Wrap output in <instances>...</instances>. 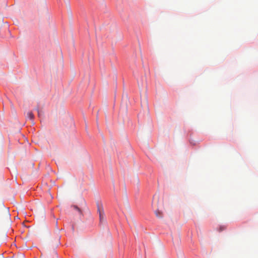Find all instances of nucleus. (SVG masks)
<instances>
[{
  "instance_id": "nucleus-1",
  "label": "nucleus",
  "mask_w": 258,
  "mask_h": 258,
  "mask_svg": "<svg viewBox=\"0 0 258 258\" xmlns=\"http://www.w3.org/2000/svg\"><path fill=\"white\" fill-rule=\"evenodd\" d=\"M98 211L99 212L100 221L102 222L104 220V213L102 207L98 206Z\"/></svg>"
},
{
  "instance_id": "nucleus-4",
  "label": "nucleus",
  "mask_w": 258,
  "mask_h": 258,
  "mask_svg": "<svg viewBox=\"0 0 258 258\" xmlns=\"http://www.w3.org/2000/svg\"><path fill=\"white\" fill-rule=\"evenodd\" d=\"M73 208L75 210H77L80 214H82V211H81V209L80 208H79L77 206H73Z\"/></svg>"
},
{
  "instance_id": "nucleus-3",
  "label": "nucleus",
  "mask_w": 258,
  "mask_h": 258,
  "mask_svg": "<svg viewBox=\"0 0 258 258\" xmlns=\"http://www.w3.org/2000/svg\"><path fill=\"white\" fill-rule=\"evenodd\" d=\"M156 216L158 218H160L162 216V214L159 211L157 210L155 212Z\"/></svg>"
},
{
  "instance_id": "nucleus-6",
  "label": "nucleus",
  "mask_w": 258,
  "mask_h": 258,
  "mask_svg": "<svg viewBox=\"0 0 258 258\" xmlns=\"http://www.w3.org/2000/svg\"><path fill=\"white\" fill-rule=\"evenodd\" d=\"M224 230V228H221V231H222V230Z\"/></svg>"
},
{
  "instance_id": "nucleus-2",
  "label": "nucleus",
  "mask_w": 258,
  "mask_h": 258,
  "mask_svg": "<svg viewBox=\"0 0 258 258\" xmlns=\"http://www.w3.org/2000/svg\"><path fill=\"white\" fill-rule=\"evenodd\" d=\"M27 116L30 119H32L34 118V115L33 113L31 111H29L27 113Z\"/></svg>"
},
{
  "instance_id": "nucleus-5",
  "label": "nucleus",
  "mask_w": 258,
  "mask_h": 258,
  "mask_svg": "<svg viewBox=\"0 0 258 258\" xmlns=\"http://www.w3.org/2000/svg\"><path fill=\"white\" fill-rule=\"evenodd\" d=\"M38 115L39 117H40V116L41 115V112L39 110H38Z\"/></svg>"
}]
</instances>
